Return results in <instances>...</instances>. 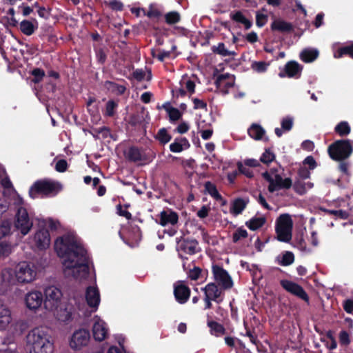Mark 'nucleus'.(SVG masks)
<instances>
[{"label": "nucleus", "mask_w": 353, "mask_h": 353, "mask_svg": "<svg viewBox=\"0 0 353 353\" xmlns=\"http://www.w3.org/2000/svg\"><path fill=\"white\" fill-rule=\"evenodd\" d=\"M54 250L60 258L64 259L63 272L75 279H85L90 274V258L87 250L72 234H64L54 242Z\"/></svg>", "instance_id": "1"}, {"label": "nucleus", "mask_w": 353, "mask_h": 353, "mask_svg": "<svg viewBox=\"0 0 353 353\" xmlns=\"http://www.w3.org/2000/svg\"><path fill=\"white\" fill-rule=\"evenodd\" d=\"M30 353H53L54 344L46 327H35L26 336Z\"/></svg>", "instance_id": "2"}, {"label": "nucleus", "mask_w": 353, "mask_h": 353, "mask_svg": "<svg viewBox=\"0 0 353 353\" xmlns=\"http://www.w3.org/2000/svg\"><path fill=\"white\" fill-rule=\"evenodd\" d=\"M61 188V184L58 182L48 179H39L30 186L29 196L32 199H36L39 196L52 197L56 196Z\"/></svg>", "instance_id": "3"}, {"label": "nucleus", "mask_w": 353, "mask_h": 353, "mask_svg": "<svg viewBox=\"0 0 353 353\" xmlns=\"http://www.w3.org/2000/svg\"><path fill=\"white\" fill-rule=\"evenodd\" d=\"M327 151L334 161L346 160L353 152L352 143L349 139L337 140L329 145Z\"/></svg>", "instance_id": "4"}, {"label": "nucleus", "mask_w": 353, "mask_h": 353, "mask_svg": "<svg viewBox=\"0 0 353 353\" xmlns=\"http://www.w3.org/2000/svg\"><path fill=\"white\" fill-rule=\"evenodd\" d=\"M212 272L214 283L221 286L222 289L228 290L233 287L234 283L231 276L222 266L217 264L212 265Z\"/></svg>", "instance_id": "5"}, {"label": "nucleus", "mask_w": 353, "mask_h": 353, "mask_svg": "<svg viewBox=\"0 0 353 353\" xmlns=\"http://www.w3.org/2000/svg\"><path fill=\"white\" fill-rule=\"evenodd\" d=\"M44 293V307L49 311H54L57 310L61 303V298L62 296L61 290L54 286H49L45 289Z\"/></svg>", "instance_id": "6"}, {"label": "nucleus", "mask_w": 353, "mask_h": 353, "mask_svg": "<svg viewBox=\"0 0 353 353\" xmlns=\"http://www.w3.org/2000/svg\"><path fill=\"white\" fill-rule=\"evenodd\" d=\"M15 274L19 283H30L34 279L37 275L34 265L26 261L20 262L17 265Z\"/></svg>", "instance_id": "7"}, {"label": "nucleus", "mask_w": 353, "mask_h": 353, "mask_svg": "<svg viewBox=\"0 0 353 353\" xmlns=\"http://www.w3.org/2000/svg\"><path fill=\"white\" fill-rule=\"evenodd\" d=\"M14 225L23 235L27 234L31 230L33 223L30 219L27 210L25 208L20 207L17 210Z\"/></svg>", "instance_id": "8"}, {"label": "nucleus", "mask_w": 353, "mask_h": 353, "mask_svg": "<svg viewBox=\"0 0 353 353\" xmlns=\"http://www.w3.org/2000/svg\"><path fill=\"white\" fill-rule=\"evenodd\" d=\"M199 242L193 238H181L177 241L176 250L179 252V256L182 259H187L186 257H183L181 252H183L187 254L193 255L197 252V247Z\"/></svg>", "instance_id": "9"}, {"label": "nucleus", "mask_w": 353, "mask_h": 353, "mask_svg": "<svg viewBox=\"0 0 353 353\" xmlns=\"http://www.w3.org/2000/svg\"><path fill=\"white\" fill-rule=\"evenodd\" d=\"M280 285L288 292H290L307 303L309 302L310 299L308 294L303 288L299 284L289 280L283 279L281 280Z\"/></svg>", "instance_id": "10"}, {"label": "nucleus", "mask_w": 353, "mask_h": 353, "mask_svg": "<svg viewBox=\"0 0 353 353\" xmlns=\"http://www.w3.org/2000/svg\"><path fill=\"white\" fill-rule=\"evenodd\" d=\"M205 294V296L213 299V301L216 303L223 302L225 296V291L226 290L218 285L216 283L210 282L208 283L203 288L201 289Z\"/></svg>", "instance_id": "11"}, {"label": "nucleus", "mask_w": 353, "mask_h": 353, "mask_svg": "<svg viewBox=\"0 0 353 353\" xmlns=\"http://www.w3.org/2000/svg\"><path fill=\"white\" fill-rule=\"evenodd\" d=\"M90 332L85 329H80L74 332L70 341L71 348L79 350L83 346H85L90 340Z\"/></svg>", "instance_id": "12"}, {"label": "nucleus", "mask_w": 353, "mask_h": 353, "mask_svg": "<svg viewBox=\"0 0 353 353\" xmlns=\"http://www.w3.org/2000/svg\"><path fill=\"white\" fill-rule=\"evenodd\" d=\"M303 65L299 64L296 61H290L287 62L279 73V76L281 78H296L298 79L301 77L303 70Z\"/></svg>", "instance_id": "13"}, {"label": "nucleus", "mask_w": 353, "mask_h": 353, "mask_svg": "<svg viewBox=\"0 0 353 353\" xmlns=\"http://www.w3.org/2000/svg\"><path fill=\"white\" fill-rule=\"evenodd\" d=\"M43 303V294L39 291L29 292L25 297L26 307L32 311L38 310Z\"/></svg>", "instance_id": "14"}, {"label": "nucleus", "mask_w": 353, "mask_h": 353, "mask_svg": "<svg viewBox=\"0 0 353 353\" xmlns=\"http://www.w3.org/2000/svg\"><path fill=\"white\" fill-rule=\"evenodd\" d=\"M158 216L157 222L163 227L175 225L179 221L178 213L169 208L161 211Z\"/></svg>", "instance_id": "15"}, {"label": "nucleus", "mask_w": 353, "mask_h": 353, "mask_svg": "<svg viewBox=\"0 0 353 353\" xmlns=\"http://www.w3.org/2000/svg\"><path fill=\"white\" fill-rule=\"evenodd\" d=\"M190 289L183 283L174 285V295L176 301L180 304H185L190 296Z\"/></svg>", "instance_id": "16"}, {"label": "nucleus", "mask_w": 353, "mask_h": 353, "mask_svg": "<svg viewBox=\"0 0 353 353\" xmlns=\"http://www.w3.org/2000/svg\"><path fill=\"white\" fill-rule=\"evenodd\" d=\"M36 245L39 250L47 248L50 242V233L45 228L39 229L34 234Z\"/></svg>", "instance_id": "17"}, {"label": "nucleus", "mask_w": 353, "mask_h": 353, "mask_svg": "<svg viewBox=\"0 0 353 353\" xmlns=\"http://www.w3.org/2000/svg\"><path fill=\"white\" fill-rule=\"evenodd\" d=\"M270 28L272 32L282 34H288L294 30V26L290 22L281 19H274L271 23Z\"/></svg>", "instance_id": "18"}, {"label": "nucleus", "mask_w": 353, "mask_h": 353, "mask_svg": "<svg viewBox=\"0 0 353 353\" xmlns=\"http://www.w3.org/2000/svg\"><path fill=\"white\" fill-rule=\"evenodd\" d=\"M85 299L90 307L97 308L100 303V294L98 288L88 286L85 292Z\"/></svg>", "instance_id": "19"}, {"label": "nucleus", "mask_w": 353, "mask_h": 353, "mask_svg": "<svg viewBox=\"0 0 353 353\" xmlns=\"http://www.w3.org/2000/svg\"><path fill=\"white\" fill-rule=\"evenodd\" d=\"M108 327L106 323L103 321H96L92 327L93 337L95 341H102L108 336Z\"/></svg>", "instance_id": "20"}, {"label": "nucleus", "mask_w": 353, "mask_h": 353, "mask_svg": "<svg viewBox=\"0 0 353 353\" xmlns=\"http://www.w3.org/2000/svg\"><path fill=\"white\" fill-rule=\"evenodd\" d=\"M143 149L137 146H130L125 152V156L131 162H138L146 160L145 154H143Z\"/></svg>", "instance_id": "21"}, {"label": "nucleus", "mask_w": 353, "mask_h": 353, "mask_svg": "<svg viewBox=\"0 0 353 353\" xmlns=\"http://www.w3.org/2000/svg\"><path fill=\"white\" fill-rule=\"evenodd\" d=\"M230 77V74H220L215 81V85L217 88L220 89L223 94H227L228 90L234 85V79L232 81H225L226 79Z\"/></svg>", "instance_id": "22"}, {"label": "nucleus", "mask_w": 353, "mask_h": 353, "mask_svg": "<svg viewBox=\"0 0 353 353\" xmlns=\"http://www.w3.org/2000/svg\"><path fill=\"white\" fill-rule=\"evenodd\" d=\"M249 199H243V198H236L235 199L230 208V212L232 214L236 216L243 212V211L246 208L248 204L249 203Z\"/></svg>", "instance_id": "23"}, {"label": "nucleus", "mask_w": 353, "mask_h": 353, "mask_svg": "<svg viewBox=\"0 0 353 353\" xmlns=\"http://www.w3.org/2000/svg\"><path fill=\"white\" fill-rule=\"evenodd\" d=\"M190 147L188 140L185 137L176 138L170 145V150L172 152L179 153Z\"/></svg>", "instance_id": "24"}, {"label": "nucleus", "mask_w": 353, "mask_h": 353, "mask_svg": "<svg viewBox=\"0 0 353 353\" xmlns=\"http://www.w3.org/2000/svg\"><path fill=\"white\" fill-rule=\"evenodd\" d=\"M12 321V316L10 310L4 307L0 306V330H3L7 328Z\"/></svg>", "instance_id": "25"}, {"label": "nucleus", "mask_w": 353, "mask_h": 353, "mask_svg": "<svg viewBox=\"0 0 353 353\" xmlns=\"http://www.w3.org/2000/svg\"><path fill=\"white\" fill-rule=\"evenodd\" d=\"M104 87L109 92L116 95H122L127 90V88L125 85H120L116 82L108 80L104 82Z\"/></svg>", "instance_id": "26"}, {"label": "nucleus", "mask_w": 353, "mask_h": 353, "mask_svg": "<svg viewBox=\"0 0 353 353\" xmlns=\"http://www.w3.org/2000/svg\"><path fill=\"white\" fill-rule=\"evenodd\" d=\"M319 52L316 49L305 48L301 51L299 57L305 63H311L319 57Z\"/></svg>", "instance_id": "27"}, {"label": "nucleus", "mask_w": 353, "mask_h": 353, "mask_svg": "<svg viewBox=\"0 0 353 353\" xmlns=\"http://www.w3.org/2000/svg\"><path fill=\"white\" fill-rule=\"evenodd\" d=\"M207 325L210 328V333L216 337L221 336L225 334L224 326L216 321L208 320Z\"/></svg>", "instance_id": "28"}, {"label": "nucleus", "mask_w": 353, "mask_h": 353, "mask_svg": "<svg viewBox=\"0 0 353 353\" xmlns=\"http://www.w3.org/2000/svg\"><path fill=\"white\" fill-rule=\"evenodd\" d=\"M275 228L292 230L293 221L291 216L288 214H281L276 220Z\"/></svg>", "instance_id": "29"}, {"label": "nucleus", "mask_w": 353, "mask_h": 353, "mask_svg": "<svg viewBox=\"0 0 353 353\" xmlns=\"http://www.w3.org/2000/svg\"><path fill=\"white\" fill-rule=\"evenodd\" d=\"M266 223L264 216H254L245 222V225L252 231H255L262 228Z\"/></svg>", "instance_id": "30"}, {"label": "nucleus", "mask_w": 353, "mask_h": 353, "mask_svg": "<svg viewBox=\"0 0 353 353\" xmlns=\"http://www.w3.org/2000/svg\"><path fill=\"white\" fill-rule=\"evenodd\" d=\"M248 133L251 138L255 140H261L265 131L259 124L252 123L248 128Z\"/></svg>", "instance_id": "31"}, {"label": "nucleus", "mask_w": 353, "mask_h": 353, "mask_svg": "<svg viewBox=\"0 0 353 353\" xmlns=\"http://www.w3.org/2000/svg\"><path fill=\"white\" fill-rule=\"evenodd\" d=\"M230 18L232 21L243 24L246 30L252 27V22L248 19L242 13L241 11H236L230 14Z\"/></svg>", "instance_id": "32"}, {"label": "nucleus", "mask_w": 353, "mask_h": 353, "mask_svg": "<svg viewBox=\"0 0 353 353\" xmlns=\"http://www.w3.org/2000/svg\"><path fill=\"white\" fill-rule=\"evenodd\" d=\"M37 28V25H34L32 21L26 19L20 23L19 27L21 32L27 36L32 35Z\"/></svg>", "instance_id": "33"}, {"label": "nucleus", "mask_w": 353, "mask_h": 353, "mask_svg": "<svg viewBox=\"0 0 353 353\" xmlns=\"http://www.w3.org/2000/svg\"><path fill=\"white\" fill-rule=\"evenodd\" d=\"M292 231L290 229L275 228L276 239L281 242L288 243L292 239Z\"/></svg>", "instance_id": "34"}, {"label": "nucleus", "mask_w": 353, "mask_h": 353, "mask_svg": "<svg viewBox=\"0 0 353 353\" xmlns=\"http://www.w3.org/2000/svg\"><path fill=\"white\" fill-rule=\"evenodd\" d=\"M211 50L213 53L222 57L236 55V52L234 51H230L226 49L225 43L223 42L219 43L217 46H212Z\"/></svg>", "instance_id": "35"}, {"label": "nucleus", "mask_w": 353, "mask_h": 353, "mask_svg": "<svg viewBox=\"0 0 353 353\" xmlns=\"http://www.w3.org/2000/svg\"><path fill=\"white\" fill-rule=\"evenodd\" d=\"M277 263L282 266H288L294 261V255L292 252L285 251L283 252L281 258H276Z\"/></svg>", "instance_id": "36"}, {"label": "nucleus", "mask_w": 353, "mask_h": 353, "mask_svg": "<svg viewBox=\"0 0 353 353\" xmlns=\"http://www.w3.org/2000/svg\"><path fill=\"white\" fill-rule=\"evenodd\" d=\"M205 191L216 201L222 200L223 197L219 192L216 185L211 181H206L204 184Z\"/></svg>", "instance_id": "37"}, {"label": "nucleus", "mask_w": 353, "mask_h": 353, "mask_svg": "<svg viewBox=\"0 0 353 353\" xmlns=\"http://www.w3.org/2000/svg\"><path fill=\"white\" fill-rule=\"evenodd\" d=\"M154 138L161 144L165 145L170 141L172 139V136L168 132L166 128H162L159 130L158 132L154 136Z\"/></svg>", "instance_id": "38"}, {"label": "nucleus", "mask_w": 353, "mask_h": 353, "mask_svg": "<svg viewBox=\"0 0 353 353\" xmlns=\"http://www.w3.org/2000/svg\"><path fill=\"white\" fill-rule=\"evenodd\" d=\"M12 252V245L8 241L0 242V260L8 257Z\"/></svg>", "instance_id": "39"}, {"label": "nucleus", "mask_w": 353, "mask_h": 353, "mask_svg": "<svg viewBox=\"0 0 353 353\" xmlns=\"http://www.w3.org/2000/svg\"><path fill=\"white\" fill-rule=\"evenodd\" d=\"M334 131L341 137L348 135L351 132V128L347 121H341L334 128Z\"/></svg>", "instance_id": "40"}, {"label": "nucleus", "mask_w": 353, "mask_h": 353, "mask_svg": "<svg viewBox=\"0 0 353 353\" xmlns=\"http://www.w3.org/2000/svg\"><path fill=\"white\" fill-rule=\"evenodd\" d=\"M321 210L329 215H334L343 220L347 219L350 215L347 211L343 210H328L325 208Z\"/></svg>", "instance_id": "41"}, {"label": "nucleus", "mask_w": 353, "mask_h": 353, "mask_svg": "<svg viewBox=\"0 0 353 353\" xmlns=\"http://www.w3.org/2000/svg\"><path fill=\"white\" fill-rule=\"evenodd\" d=\"M118 105V102L114 100H109L105 104V115L109 117H114Z\"/></svg>", "instance_id": "42"}, {"label": "nucleus", "mask_w": 353, "mask_h": 353, "mask_svg": "<svg viewBox=\"0 0 353 353\" xmlns=\"http://www.w3.org/2000/svg\"><path fill=\"white\" fill-rule=\"evenodd\" d=\"M11 234V223L5 220L0 224V240Z\"/></svg>", "instance_id": "43"}, {"label": "nucleus", "mask_w": 353, "mask_h": 353, "mask_svg": "<svg viewBox=\"0 0 353 353\" xmlns=\"http://www.w3.org/2000/svg\"><path fill=\"white\" fill-rule=\"evenodd\" d=\"M166 23L173 25L177 23L181 20L180 14L176 11L169 12L165 15Z\"/></svg>", "instance_id": "44"}, {"label": "nucleus", "mask_w": 353, "mask_h": 353, "mask_svg": "<svg viewBox=\"0 0 353 353\" xmlns=\"http://www.w3.org/2000/svg\"><path fill=\"white\" fill-rule=\"evenodd\" d=\"M274 159L275 154L270 148H265L260 158V161L265 164H269L274 161Z\"/></svg>", "instance_id": "45"}, {"label": "nucleus", "mask_w": 353, "mask_h": 353, "mask_svg": "<svg viewBox=\"0 0 353 353\" xmlns=\"http://www.w3.org/2000/svg\"><path fill=\"white\" fill-rule=\"evenodd\" d=\"M344 55H348L349 57L353 58V54L350 44L339 48L338 50L334 53L335 58H341Z\"/></svg>", "instance_id": "46"}, {"label": "nucleus", "mask_w": 353, "mask_h": 353, "mask_svg": "<svg viewBox=\"0 0 353 353\" xmlns=\"http://www.w3.org/2000/svg\"><path fill=\"white\" fill-rule=\"evenodd\" d=\"M31 75L33 77L32 81L34 83L41 82L45 77V72L43 69L36 68L30 72Z\"/></svg>", "instance_id": "47"}, {"label": "nucleus", "mask_w": 353, "mask_h": 353, "mask_svg": "<svg viewBox=\"0 0 353 353\" xmlns=\"http://www.w3.org/2000/svg\"><path fill=\"white\" fill-rule=\"evenodd\" d=\"M236 166L239 174H243L249 179L254 177L253 171L250 168H248V166H245L241 161H238L236 163Z\"/></svg>", "instance_id": "48"}, {"label": "nucleus", "mask_w": 353, "mask_h": 353, "mask_svg": "<svg viewBox=\"0 0 353 353\" xmlns=\"http://www.w3.org/2000/svg\"><path fill=\"white\" fill-rule=\"evenodd\" d=\"M96 59L99 63L103 65L107 59V54L103 48H94Z\"/></svg>", "instance_id": "49"}, {"label": "nucleus", "mask_w": 353, "mask_h": 353, "mask_svg": "<svg viewBox=\"0 0 353 353\" xmlns=\"http://www.w3.org/2000/svg\"><path fill=\"white\" fill-rule=\"evenodd\" d=\"M170 121L173 123L179 120L182 117V113L176 108H172L167 110Z\"/></svg>", "instance_id": "50"}, {"label": "nucleus", "mask_w": 353, "mask_h": 353, "mask_svg": "<svg viewBox=\"0 0 353 353\" xmlns=\"http://www.w3.org/2000/svg\"><path fill=\"white\" fill-rule=\"evenodd\" d=\"M248 236L246 230L243 228H239L232 234L233 243H237L241 238L245 239Z\"/></svg>", "instance_id": "51"}, {"label": "nucleus", "mask_w": 353, "mask_h": 353, "mask_svg": "<svg viewBox=\"0 0 353 353\" xmlns=\"http://www.w3.org/2000/svg\"><path fill=\"white\" fill-rule=\"evenodd\" d=\"M269 63L265 61H254L252 63V68L259 73L264 72L267 70Z\"/></svg>", "instance_id": "52"}, {"label": "nucleus", "mask_w": 353, "mask_h": 353, "mask_svg": "<svg viewBox=\"0 0 353 353\" xmlns=\"http://www.w3.org/2000/svg\"><path fill=\"white\" fill-rule=\"evenodd\" d=\"M339 164L338 166L339 170L342 172L344 175H345L347 178L350 176V172L349 171V168L350 165V163L348 161L346 160H341L339 161Z\"/></svg>", "instance_id": "53"}, {"label": "nucleus", "mask_w": 353, "mask_h": 353, "mask_svg": "<svg viewBox=\"0 0 353 353\" xmlns=\"http://www.w3.org/2000/svg\"><path fill=\"white\" fill-rule=\"evenodd\" d=\"M57 317L59 321L63 322H68L72 319V312L65 308L64 310H60L57 314Z\"/></svg>", "instance_id": "54"}, {"label": "nucleus", "mask_w": 353, "mask_h": 353, "mask_svg": "<svg viewBox=\"0 0 353 353\" xmlns=\"http://www.w3.org/2000/svg\"><path fill=\"white\" fill-rule=\"evenodd\" d=\"M142 10L144 12V14L150 19H159L162 16V12L159 10L152 6L150 7L147 12H145L144 9H142Z\"/></svg>", "instance_id": "55"}, {"label": "nucleus", "mask_w": 353, "mask_h": 353, "mask_svg": "<svg viewBox=\"0 0 353 353\" xmlns=\"http://www.w3.org/2000/svg\"><path fill=\"white\" fill-rule=\"evenodd\" d=\"M176 49V46L175 45H173L172 46L171 50H170V51H165L163 50H159V53L157 55V59L159 61L163 62L166 58L170 57L172 52L174 51Z\"/></svg>", "instance_id": "56"}, {"label": "nucleus", "mask_w": 353, "mask_h": 353, "mask_svg": "<svg viewBox=\"0 0 353 353\" xmlns=\"http://www.w3.org/2000/svg\"><path fill=\"white\" fill-rule=\"evenodd\" d=\"M243 325L245 329L246 330L245 336L249 337L250 341L252 343H253L254 345H257V343H259L257 336L256 334H254L253 332L249 329V327H248V323L245 321H243Z\"/></svg>", "instance_id": "57"}, {"label": "nucleus", "mask_w": 353, "mask_h": 353, "mask_svg": "<svg viewBox=\"0 0 353 353\" xmlns=\"http://www.w3.org/2000/svg\"><path fill=\"white\" fill-rule=\"evenodd\" d=\"M281 128L284 131H290L293 126V119L290 117H286L281 120Z\"/></svg>", "instance_id": "58"}, {"label": "nucleus", "mask_w": 353, "mask_h": 353, "mask_svg": "<svg viewBox=\"0 0 353 353\" xmlns=\"http://www.w3.org/2000/svg\"><path fill=\"white\" fill-rule=\"evenodd\" d=\"M106 4L112 10L115 11H122L123 10V4L119 0H111Z\"/></svg>", "instance_id": "59"}, {"label": "nucleus", "mask_w": 353, "mask_h": 353, "mask_svg": "<svg viewBox=\"0 0 353 353\" xmlns=\"http://www.w3.org/2000/svg\"><path fill=\"white\" fill-rule=\"evenodd\" d=\"M192 101L194 103V109L198 110V109H202V110H207V103L205 102L203 100H201L198 98H193L192 99Z\"/></svg>", "instance_id": "60"}, {"label": "nucleus", "mask_w": 353, "mask_h": 353, "mask_svg": "<svg viewBox=\"0 0 353 353\" xmlns=\"http://www.w3.org/2000/svg\"><path fill=\"white\" fill-rule=\"evenodd\" d=\"M117 214L119 216H123L128 220L132 219V214L130 212H128V210H123L121 204H118L117 205Z\"/></svg>", "instance_id": "61"}, {"label": "nucleus", "mask_w": 353, "mask_h": 353, "mask_svg": "<svg viewBox=\"0 0 353 353\" xmlns=\"http://www.w3.org/2000/svg\"><path fill=\"white\" fill-rule=\"evenodd\" d=\"M339 342L343 345H347L350 343V336L347 331H341L339 334Z\"/></svg>", "instance_id": "62"}, {"label": "nucleus", "mask_w": 353, "mask_h": 353, "mask_svg": "<svg viewBox=\"0 0 353 353\" xmlns=\"http://www.w3.org/2000/svg\"><path fill=\"white\" fill-rule=\"evenodd\" d=\"M68 163L65 159L59 160L55 165V169L59 172H63L67 170Z\"/></svg>", "instance_id": "63"}, {"label": "nucleus", "mask_w": 353, "mask_h": 353, "mask_svg": "<svg viewBox=\"0 0 353 353\" xmlns=\"http://www.w3.org/2000/svg\"><path fill=\"white\" fill-rule=\"evenodd\" d=\"M268 17L263 14L257 13L256 15V24L258 27L261 28L267 23Z\"/></svg>", "instance_id": "64"}]
</instances>
